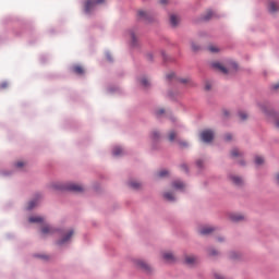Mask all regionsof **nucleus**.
Instances as JSON below:
<instances>
[{"instance_id":"nucleus-23","label":"nucleus","mask_w":279,"mask_h":279,"mask_svg":"<svg viewBox=\"0 0 279 279\" xmlns=\"http://www.w3.org/2000/svg\"><path fill=\"white\" fill-rule=\"evenodd\" d=\"M38 206V201H31L27 206V210H32L33 208H36Z\"/></svg>"},{"instance_id":"nucleus-50","label":"nucleus","mask_w":279,"mask_h":279,"mask_svg":"<svg viewBox=\"0 0 279 279\" xmlns=\"http://www.w3.org/2000/svg\"><path fill=\"white\" fill-rule=\"evenodd\" d=\"M196 165H197L198 167H202V160H198V161L196 162Z\"/></svg>"},{"instance_id":"nucleus-8","label":"nucleus","mask_w":279,"mask_h":279,"mask_svg":"<svg viewBox=\"0 0 279 279\" xmlns=\"http://www.w3.org/2000/svg\"><path fill=\"white\" fill-rule=\"evenodd\" d=\"M268 10H269V12H278V10H279V4L276 2V1H274V0H271V1H269V3H268Z\"/></svg>"},{"instance_id":"nucleus-7","label":"nucleus","mask_w":279,"mask_h":279,"mask_svg":"<svg viewBox=\"0 0 279 279\" xmlns=\"http://www.w3.org/2000/svg\"><path fill=\"white\" fill-rule=\"evenodd\" d=\"M41 232H43V234H54L56 228H53L49 225H46L41 228Z\"/></svg>"},{"instance_id":"nucleus-14","label":"nucleus","mask_w":279,"mask_h":279,"mask_svg":"<svg viewBox=\"0 0 279 279\" xmlns=\"http://www.w3.org/2000/svg\"><path fill=\"white\" fill-rule=\"evenodd\" d=\"M72 71L76 73V75H84V68H82V65H74Z\"/></svg>"},{"instance_id":"nucleus-47","label":"nucleus","mask_w":279,"mask_h":279,"mask_svg":"<svg viewBox=\"0 0 279 279\" xmlns=\"http://www.w3.org/2000/svg\"><path fill=\"white\" fill-rule=\"evenodd\" d=\"M215 278L216 279H223V277L221 275H218V274L215 275Z\"/></svg>"},{"instance_id":"nucleus-44","label":"nucleus","mask_w":279,"mask_h":279,"mask_svg":"<svg viewBox=\"0 0 279 279\" xmlns=\"http://www.w3.org/2000/svg\"><path fill=\"white\" fill-rule=\"evenodd\" d=\"M181 169H182V171H189V168L186 167V165H182Z\"/></svg>"},{"instance_id":"nucleus-31","label":"nucleus","mask_w":279,"mask_h":279,"mask_svg":"<svg viewBox=\"0 0 279 279\" xmlns=\"http://www.w3.org/2000/svg\"><path fill=\"white\" fill-rule=\"evenodd\" d=\"M177 142L179 143L180 147H189V144L186 142H182L180 140H177Z\"/></svg>"},{"instance_id":"nucleus-22","label":"nucleus","mask_w":279,"mask_h":279,"mask_svg":"<svg viewBox=\"0 0 279 279\" xmlns=\"http://www.w3.org/2000/svg\"><path fill=\"white\" fill-rule=\"evenodd\" d=\"M215 16V13L213 11H207V13L204 15V21H210Z\"/></svg>"},{"instance_id":"nucleus-1","label":"nucleus","mask_w":279,"mask_h":279,"mask_svg":"<svg viewBox=\"0 0 279 279\" xmlns=\"http://www.w3.org/2000/svg\"><path fill=\"white\" fill-rule=\"evenodd\" d=\"M211 66L213 69H216V71H220V73H223L225 75H227V73H231V71H236V63L234 62H232L231 65L228 66V69L219 62L211 63Z\"/></svg>"},{"instance_id":"nucleus-41","label":"nucleus","mask_w":279,"mask_h":279,"mask_svg":"<svg viewBox=\"0 0 279 279\" xmlns=\"http://www.w3.org/2000/svg\"><path fill=\"white\" fill-rule=\"evenodd\" d=\"M180 82H181V84H186V83H189V78H181Z\"/></svg>"},{"instance_id":"nucleus-51","label":"nucleus","mask_w":279,"mask_h":279,"mask_svg":"<svg viewBox=\"0 0 279 279\" xmlns=\"http://www.w3.org/2000/svg\"><path fill=\"white\" fill-rule=\"evenodd\" d=\"M206 90H210V85H206Z\"/></svg>"},{"instance_id":"nucleus-40","label":"nucleus","mask_w":279,"mask_h":279,"mask_svg":"<svg viewBox=\"0 0 279 279\" xmlns=\"http://www.w3.org/2000/svg\"><path fill=\"white\" fill-rule=\"evenodd\" d=\"M173 77H175V74L174 73H170L167 75V78L168 80H173Z\"/></svg>"},{"instance_id":"nucleus-25","label":"nucleus","mask_w":279,"mask_h":279,"mask_svg":"<svg viewBox=\"0 0 279 279\" xmlns=\"http://www.w3.org/2000/svg\"><path fill=\"white\" fill-rule=\"evenodd\" d=\"M158 178H167L169 175V171L167 170H161L157 173Z\"/></svg>"},{"instance_id":"nucleus-16","label":"nucleus","mask_w":279,"mask_h":279,"mask_svg":"<svg viewBox=\"0 0 279 279\" xmlns=\"http://www.w3.org/2000/svg\"><path fill=\"white\" fill-rule=\"evenodd\" d=\"M184 183L182 181H174L172 183V189H177L179 191H182L184 189Z\"/></svg>"},{"instance_id":"nucleus-13","label":"nucleus","mask_w":279,"mask_h":279,"mask_svg":"<svg viewBox=\"0 0 279 279\" xmlns=\"http://www.w3.org/2000/svg\"><path fill=\"white\" fill-rule=\"evenodd\" d=\"M136 265L140 267V269H145L146 271L149 270V265L144 260L137 259Z\"/></svg>"},{"instance_id":"nucleus-18","label":"nucleus","mask_w":279,"mask_h":279,"mask_svg":"<svg viewBox=\"0 0 279 279\" xmlns=\"http://www.w3.org/2000/svg\"><path fill=\"white\" fill-rule=\"evenodd\" d=\"M113 156H122L123 155V148L116 146L112 151Z\"/></svg>"},{"instance_id":"nucleus-9","label":"nucleus","mask_w":279,"mask_h":279,"mask_svg":"<svg viewBox=\"0 0 279 279\" xmlns=\"http://www.w3.org/2000/svg\"><path fill=\"white\" fill-rule=\"evenodd\" d=\"M213 232H215V228H213V227H202L199 229V233L203 235L213 234Z\"/></svg>"},{"instance_id":"nucleus-52","label":"nucleus","mask_w":279,"mask_h":279,"mask_svg":"<svg viewBox=\"0 0 279 279\" xmlns=\"http://www.w3.org/2000/svg\"><path fill=\"white\" fill-rule=\"evenodd\" d=\"M219 241H223V239H220Z\"/></svg>"},{"instance_id":"nucleus-27","label":"nucleus","mask_w":279,"mask_h":279,"mask_svg":"<svg viewBox=\"0 0 279 279\" xmlns=\"http://www.w3.org/2000/svg\"><path fill=\"white\" fill-rule=\"evenodd\" d=\"M141 84H142V86H144V88H148V86H149V81H148L147 78L143 77V78L141 80Z\"/></svg>"},{"instance_id":"nucleus-46","label":"nucleus","mask_w":279,"mask_h":279,"mask_svg":"<svg viewBox=\"0 0 279 279\" xmlns=\"http://www.w3.org/2000/svg\"><path fill=\"white\" fill-rule=\"evenodd\" d=\"M107 60H109V62H112V56H110V53H107Z\"/></svg>"},{"instance_id":"nucleus-35","label":"nucleus","mask_w":279,"mask_h":279,"mask_svg":"<svg viewBox=\"0 0 279 279\" xmlns=\"http://www.w3.org/2000/svg\"><path fill=\"white\" fill-rule=\"evenodd\" d=\"M130 36H131V38H132V43H133V45H135V43H136V35H134V33H130Z\"/></svg>"},{"instance_id":"nucleus-30","label":"nucleus","mask_w":279,"mask_h":279,"mask_svg":"<svg viewBox=\"0 0 279 279\" xmlns=\"http://www.w3.org/2000/svg\"><path fill=\"white\" fill-rule=\"evenodd\" d=\"M137 15H138V19H147V12L145 11H138Z\"/></svg>"},{"instance_id":"nucleus-48","label":"nucleus","mask_w":279,"mask_h":279,"mask_svg":"<svg viewBox=\"0 0 279 279\" xmlns=\"http://www.w3.org/2000/svg\"><path fill=\"white\" fill-rule=\"evenodd\" d=\"M276 182H277V184H279V173H277V175H276Z\"/></svg>"},{"instance_id":"nucleus-19","label":"nucleus","mask_w":279,"mask_h":279,"mask_svg":"<svg viewBox=\"0 0 279 279\" xmlns=\"http://www.w3.org/2000/svg\"><path fill=\"white\" fill-rule=\"evenodd\" d=\"M178 138V133H175L174 131H171L168 134V140L170 141V143H173V141H175Z\"/></svg>"},{"instance_id":"nucleus-3","label":"nucleus","mask_w":279,"mask_h":279,"mask_svg":"<svg viewBox=\"0 0 279 279\" xmlns=\"http://www.w3.org/2000/svg\"><path fill=\"white\" fill-rule=\"evenodd\" d=\"M201 138L203 143H213V138H215V132L211 130H205L201 133Z\"/></svg>"},{"instance_id":"nucleus-17","label":"nucleus","mask_w":279,"mask_h":279,"mask_svg":"<svg viewBox=\"0 0 279 279\" xmlns=\"http://www.w3.org/2000/svg\"><path fill=\"white\" fill-rule=\"evenodd\" d=\"M196 262H197V258H195V256H193V255L185 257L186 265H194V263H196Z\"/></svg>"},{"instance_id":"nucleus-20","label":"nucleus","mask_w":279,"mask_h":279,"mask_svg":"<svg viewBox=\"0 0 279 279\" xmlns=\"http://www.w3.org/2000/svg\"><path fill=\"white\" fill-rule=\"evenodd\" d=\"M165 199H168V202H173L175 199V197L173 196V194H171V192H167L163 194Z\"/></svg>"},{"instance_id":"nucleus-42","label":"nucleus","mask_w":279,"mask_h":279,"mask_svg":"<svg viewBox=\"0 0 279 279\" xmlns=\"http://www.w3.org/2000/svg\"><path fill=\"white\" fill-rule=\"evenodd\" d=\"M274 90H279V83H276L275 85H272Z\"/></svg>"},{"instance_id":"nucleus-32","label":"nucleus","mask_w":279,"mask_h":279,"mask_svg":"<svg viewBox=\"0 0 279 279\" xmlns=\"http://www.w3.org/2000/svg\"><path fill=\"white\" fill-rule=\"evenodd\" d=\"M191 47H192L193 51H199V46H197L195 43H192Z\"/></svg>"},{"instance_id":"nucleus-24","label":"nucleus","mask_w":279,"mask_h":279,"mask_svg":"<svg viewBox=\"0 0 279 279\" xmlns=\"http://www.w3.org/2000/svg\"><path fill=\"white\" fill-rule=\"evenodd\" d=\"M208 51H210V53H219V47L208 46Z\"/></svg>"},{"instance_id":"nucleus-28","label":"nucleus","mask_w":279,"mask_h":279,"mask_svg":"<svg viewBox=\"0 0 279 279\" xmlns=\"http://www.w3.org/2000/svg\"><path fill=\"white\" fill-rule=\"evenodd\" d=\"M239 117L241 121H245L247 119V113L245 111H240Z\"/></svg>"},{"instance_id":"nucleus-29","label":"nucleus","mask_w":279,"mask_h":279,"mask_svg":"<svg viewBox=\"0 0 279 279\" xmlns=\"http://www.w3.org/2000/svg\"><path fill=\"white\" fill-rule=\"evenodd\" d=\"M265 162V159L260 156L255 157V163L256 165H263Z\"/></svg>"},{"instance_id":"nucleus-39","label":"nucleus","mask_w":279,"mask_h":279,"mask_svg":"<svg viewBox=\"0 0 279 279\" xmlns=\"http://www.w3.org/2000/svg\"><path fill=\"white\" fill-rule=\"evenodd\" d=\"M225 141H232V135L231 134L225 135Z\"/></svg>"},{"instance_id":"nucleus-6","label":"nucleus","mask_w":279,"mask_h":279,"mask_svg":"<svg viewBox=\"0 0 279 279\" xmlns=\"http://www.w3.org/2000/svg\"><path fill=\"white\" fill-rule=\"evenodd\" d=\"M162 258L166 260V263H175V255H173L171 252H165L162 254Z\"/></svg>"},{"instance_id":"nucleus-33","label":"nucleus","mask_w":279,"mask_h":279,"mask_svg":"<svg viewBox=\"0 0 279 279\" xmlns=\"http://www.w3.org/2000/svg\"><path fill=\"white\" fill-rule=\"evenodd\" d=\"M15 167H17V169H21V167H25V162H23V161H17V162L15 163Z\"/></svg>"},{"instance_id":"nucleus-43","label":"nucleus","mask_w":279,"mask_h":279,"mask_svg":"<svg viewBox=\"0 0 279 279\" xmlns=\"http://www.w3.org/2000/svg\"><path fill=\"white\" fill-rule=\"evenodd\" d=\"M167 2H168V0H159V3H160L161 5H167Z\"/></svg>"},{"instance_id":"nucleus-15","label":"nucleus","mask_w":279,"mask_h":279,"mask_svg":"<svg viewBox=\"0 0 279 279\" xmlns=\"http://www.w3.org/2000/svg\"><path fill=\"white\" fill-rule=\"evenodd\" d=\"M170 23L172 27H175L180 23V17L178 15H170Z\"/></svg>"},{"instance_id":"nucleus-4","label":"nucleus","mask_w":279,"mask_h":279,"mask_svg":"<svg viewBox=\"0 0 279 279\" xmlns=\"http://www.w3.org/2000/svg\"><path fill=\"white\" fill-rule=\"evenodd\" d=\"M105 0H87L85 3V11L90 12L95 8V5H99L104 3Z\"/></svg>"},{"instance_id":"nucleus-2","label":"nucleus","mask_w":279,"mask_h":279,"mask_svg":"<svg viewBox=\"0 0 279 279\" xmlns=\"http://www.w3.org/2000/svg\"><path fill=\"white\" fill-rule=\"evenodd\" d=\"M58 189L63 191H73L74 193H82V191H84V186L75 183H68L65 185L59 186Z\"/></svg>"},{"instance_id":"nucleus-45","label":"nucleus","mask_w":279,"mask_h":279,"mask_svg":"<svg viewBox=\"0 0 279 279\" xmlns=\"http://www.w3.org/2000/svg\"><path fill=\"white\" fill-rule=\"evenodd\" d=\"M0 88H8V83L0 84Z\"/></svg>"},{"instance_id":"nucleus-11","label":"nucleus","mask_w":279,"mask_h":279,"mask_svg":"<svg viewBox=\"0 0 279 279\" xmlns=\"http://www.w3.org/2000/svg\"><path fill=\"white\" fill-rule=\"evenodd\" d=\"M29 223H43L45 219L40 216H33L28 218Z\"/></svg>"},{"instance_id":"nucleus-34","label":"nucleus","mask_w":279,"mask_h":279,"mask_svg":"<svg viewBox=\"0 0 279 279\" xmlns=\"http://www.w3.org/2000/svg\"><path fill=\"white\" fill-rule=\"evenodd\" d=\"M209 256H217V251L211 248L208 251Z\"/></svg>"},{"instance_id":"nucleus-37","label":"nucleus","mask_w":279,"mask_h":279,"mask_svg":"<svg viewBox=\"0 0 279 279\" xmlns=\"http://www.w3.org/2000/svg\"><path fill=\"white\" fill-rule=\"evenodd\" d=\"M230 258H232V259L234 260V259L239 258V254H236V253H231V254H230Z\"/></svg>"},{"instance_id":"nucleus-5","label":"nucleus","mask_w":279,"mask_h":279,"mask_svg":"<svg viewBox=\"0 0 279 279\" xmlns=\"http://www.w3.org/2000/svg\"><path fill=\"white\" fill-rule=\"evenodd\" d=\"M74 233L75 232L73 230H69L65 233V235L61 240L58 241V245H64V243H69V241H71Z\"/></svg>"},{"instance_id":"nucleus-12","label":"nucleus","mask_w":279,"mask_h":279,"mask_svg":"<svg viewBox=\"0 0 279 279\" xmlns=\"http://www.w3.org/2000/svg\"><path fill=\"white\" fill-rule=\"evenodd\" d=\"M229 219L231 221H243L244 217L241 214H230Z\"/></svg>"},{"instance_id":"nucleus-36","label":"nucleus","mask_w":279,"mask_h":279,"mask_svg":"<svg viewBox=\"0 0 279 279\" xmlns=\"http://www.w3.org/2000/svg\"><path fill=\"white\" fill-rule=\"evenodd\" d=\"M157 117H160V114H165V109H159L156 111Z\"/></svg>"},{"instance_id":"nucleus-49","label":"nucleus","mask_w":279,"mask_h":279,"mask_svg":"<svg viewBox=\"0 0 279 279\" xmlns=\"http://www.w3.org/2000/svg\"><path fill=\"white\" fill-rule=\"evenodd\" d=\"M263 112H267V109L265 108V106H260Z\"/></svg>"},{"instance_id":"nucleus-26","label":"nucleus","mask_w":279,"mask_h":279,"mask_svg":"<svg viewBox=\"0 0 279 279\" xmlns=\"http://www.w3.org/2000/svg\"><path fill=\"white\" fill-rule=\"evenodd\" d=\"M232 158H238V156H241V151L239 149L234 148L231 150Z\"/></svg>"},{"instance_id":"nucleus-10","label":"nucleus","mask_w":279,"mask_h":279,"mask_svg":"<svg viewBox=\"0 0 279 279\" xmlns=\"http://www.w3.org/2000/svg\"><path fill=\"white\" fill-rule=\"evenodd\" d=\"M230 180L235 184V186H242L243 184V179L241 177L231 175Z\"/></svg>"},{"instance_id":"nucleus-38","label":"nucleus","mask_w":279,"mask_h":279,"mask_svg":"<svg viewBox=\"0 0 279 279\" xmlns=\"http://www.w3.org/2000/svg\"><path fill=\"white\" fill-rule=\"evenodd\" d=\"M158 136H160V133H158L157 131L153 132V138H158Z\"/></svg>"},{"instance_id":"nucleus-21","label":"nucleus","mask_w":279,"mask_h":279,"mask_svg":"<svg viewBox=\"0 0 279 279\" xmlns=\"http://www.w3.org/2000/svg\"><path fill=\"white\" fill-rule=\"evenodd\" d=\"M129 186H131V189L138 190L141 187V183L136 181H131L129 183Z\"/></svg>"}]
</instances>
